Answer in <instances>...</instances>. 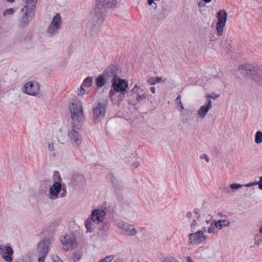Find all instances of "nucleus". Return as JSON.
<instances>
[{"label":"nucleus","mask_w":262,"mask_h":262,"mask_svg":"<svg viewBox=\"0 0 262 262\" xmlns=\"http://www.w3.org/2000/svg\"><path fill=\"white\" fill-rule=\"evenodd\" d=\"M118 7L116 0H96L94 9L93 22L95 26H100L105 19L106 14Z\"/></svg>","instance_id":"f257e3e1"},{"label":"nucleus","mask_w":262,"mask_h":262,"mask_svg":"<svg viewBox=\"0 0 262 262\" xmlns=\"http://www.w3.org/2000/svg\"><path fill=\"white\" fill-rule=\"evenodd\" d=\"M238 70L244 77L254 81L262 88V66H252L250 64H242Z\"/></svg>","instance_id":"f03ea898"},{"label":"nucleus","mask_w":262,"mask_h":262,"mask_svg":"<svg viewBox=\"0 0 262 262\" xmlns=\"http://www.w3.org/2000/svg\"><path fill=\"white\" fill-rule=\"evenodd\" d=\"M72 122L71 125L73 128L80 130L82 128L81 123L84 121L83 112L81 104L72 103L69 106Z\"/></svg>","instance_id":"7ed1b4c3"},{"label":"nucleus","mask_w":262,"mask_h":262,"mask_svg":"<svg viewBox=\"0 0 262 262\" xmlns=\"http://www.w3.org/2000/svg\"><path fill=\"white\" fill-rule=\"evenodd\" d=\"M112 86L108 93V97L112 102L114 101V96L117 92H127L128 86L127 81L120 77L116 79H112Z\"/></svg>","instance_id":"20e7f679"},{"label":"nucleus","mask_w":262,"mask_h":262,"mask_svg":"<svg viewBox=\"0 0 262 262\" xmlns=\"http://www.w3.org/2000/svg\"><path fill=\"white\" fill-rule=\"evenodd\" d=\"M108 102L107 99H104L96 103L95 106H93V121L95 124L101 122L104 118Z\"/></svg>","instance_id":"39448f33"},{"label":"nucleus","mask_w":262,"mask_h":262,"mask_svg":"<svg viewBox=\"0 0 262 262\" xmlns=\"http://www.w3.org/2000/svg\"><path fill=\"white\" fill-rule=\"evenodd\" d=\"M51 245V238L46 237L37 244L38 262H44L45 257L48 255Z\"/></svg>","instance_id":"423d86ee"},{"label":"nucleus","mask_w":262,"mask_h":262,"mask_svg":"<svg viewBox=\"0 0 262 262\" xmlns=\"http://www.w3.org/2000/svg\"><path fill=\"white\" fill-rule=\"evenodd\" d=\"M216 17L217 20L216 26V30L219 36L223 35V29L225 26L227 19V13L226 10L222 9L217 12Z\"/></svg>","instance_id":"0eeeda50"},{"label":"nucleus","mask_w":262,"mask_h":262,"mask_svg":"<svg viewBox=\"0 0 262 262\" xmlns=\"http://www.w3.org/2000/svg\"><path fill=\"white\" fill-rule=\"evenodd\" d=\"M121 69L117 64H111L107 67L103 73L107 79L112 78V79H116L120 77Z\"/></svg>","instance_id":"6e6552de"},{"label":"nucleus","mask_w":262,"mask_h":262,"mask_svg":"<svg viewBox=\"0 0 262 262\" xmlns=\"http://www.w3.org/2000/svg\"><path fill=\"white\" fill-rule=\"evenodd\" d=\"M60 241L62 244L64 246H70L72 247L77 246V235L74 232H70L69 233L66 234L61 236Z\"/></svg>","instance_id":"1a4fd4ad"},{"label":"nucleus","mask_w":262,"mask_h":262,"mask_svg":"<svg viewBox=\"0 0 262 262\" xmlns=\"http://www.w3.org/2000/svg\"><path fill=\"white\" fill-rule=\"evenodd\" d=\"M206 239L203 230L192 232L188 235V242L191 245H199Z\"/></svg>","instance_id":"9d476101"},{"label":"nucleus","mask_w":262,"mask_h":262,"mask_svg":"<svg viewBox=\"0 0 262 262\" xmlns=\"http://www.w3.org/2000/svg\"><path fill=\"white\" fill-rule=\"evenodd\" d=\"M0 254L2 258L7 262H11L13 260L12 255L13 254V250L11 246L0 245Z\"/></svg>","instance_id":"9b49d317"},{"label":"nucleus","mask_w":262,"mask_h":262,"mask_svg":"<svg viewBox=\"0 0 262 262\" xmlns=\"http://www.w3.org/2000/svg\"><path fill=\"white\" fill-rule=\"evenodd\" d=\"M76 129L73 127V129L69 132L68 136L72 144L75 146H78L81 143L82 138Z\"/></svg>","instance_id":"f8f14e48"},{"label":"nucleus","mask_w":262,"mask_h":262,"mask_svg":"<svg viewBox=\"0 0 262 262\" xmlns=\"http://www.w3.org/2000/svg\"><path fill=\"white\" fill-rule=\"evenodd\" d=\"M24 87L26 93L29 95L35 96L39 91V85L36 82H27Z\"/></svg>","instance_id":"ddd939ff"},{"label":"nucleus","mask_w":262,"mask_h":262,"mask_svg":"<svg viewBox=\"0 0 262 262\" xmlns=\"http://www.w3.org/2000/svg\"><path fill=\"white\" fill-rule=\"evenodd\" d=\"M61 189V183L60 182H54L53 185L49 190V198L55 199L58 198Z\"/></svg>","instance_id":"4468645a"},{"label":"nucleus","mask_w":262,"mask_h":262,"mask_svg":"<svg viewBox=\"0 0 262 262\" xmlns=\"http://www.w3.org/2000/svg\"><path fill=\"white\" fill-rule=\"evenodd\" d=\"M73 186L76 189H81L83 187L85 178L82 174H77L74 175L72 180Z\"/></svg>","instance_id":"2eb2a0df"},{"label":"nucleus","mask_w":262,"mask_h":262,"mask_svg":"<svg viewBox=\"0 0 262 262\" xmlns=\"http://www.w3.org/2000/svg\"><path fill=\"white\" fill-rule=\"evenodd\" d=\"M106 215L105 212L101 209H95L92 211L91 218L94 222L97 223L102 222L104 216Z\"/></svg>","instance_id":"dca6fc26"},{"label":"nucleus","mask_w":262,"mask_h":262,"mask_svg":"<svg viewBox=\"0 0 262 262\" xmlns=\"http://www.w3.org/2000/svg\"><path fill=\"white\" fill-rule=\"evenodd\" d=\"M212 107V102L210 99H207V102L206 104L202 105L198 111V115L201 118H203L205 117L209 110Z\"/></svg>","instance_id":"f3484780"},{"label":"nucleus","mask_w":262,"mask_h":262,"mask_svg":"<svg viewBox=\"0 0 262 262\" xmlns=\"http://www.w3.org/2000/svg\"><path fill=\"white\" fill-rule=\"evenodd\" d=\"M194 111L191 109L184 110V112L182 113L181 116L182 117L181 122L183 124L186 123L188 120L193 118V114Z\"/></svg>","instance_id":"a211bd4d"},{"label":"nucleus","mask_w":262,"mask_h":262,"mask_svg":"<svg viewBox=\"0 0 262 262\" xmlns=\"http://www.w3.org/2000/svg\"><path fill=\"white\" fill-rule=\"evenodd\" d=\"M107 80L108 79L106 78L105 75H104V73L103 72L102 74L99 75L95 79V81L97 87L98 88H102L106 83Z\"/></svg>","instance_id":"6ab92c4d"},{"label":"nucleus","mask_w":262,"mask_h":262,"mask_svg":"<svg viewBox=\"0 0 262 262\" xmlns=\"http://www.w3.org/2000/svg\"><path fill=\"white\" fill-rule=\"evenodd\" d=\"M230 224V222L226 220H220L215 221L214 226L216 228L221 230L224 227H228Z\"/></svg>","instance_id":"aec40b11"},{"label":"nucleus","mask_w":262,"mask_h":262,"mask_svg":"<svg viewBox=\"0 0 262 262\" xmlns=\"http://www.w3.org/2000/svg\"><path fill=\"white\" fill-rule=\"evenodd\" d=\"M61 24V19L60 15L59 13H56V14L54 16L51 23V25L53 26L55 28H60Z\"/></svg>","instance_id":"412c9836"},{"label":"nucleus","mask_w":262,"mask_h":262,"mask_svg":"<svg viewBox=\"0 0 262 262\" xmlns=\"http://www.w3.org/2000/svg\"><path fill=\"white\" fill-rule=\"evenodd\" d=\"M123 229L125 231L126 233L128 235L132 236L136 234L137 231L133 225H124Z\"/></svg>","instance_id":"4be33fe9"},{"label":"nucleus","mask_w":262,"mask_h":262,"mask_svg":"<svg viewBox=\"0 0 262 262\" xmlns=\"http://www.w3.org/2000/svg\"><path fill=\"white\" fill-rule=\"evenodd\" d=\"M111 174L112 175L111 176V181L114 187L116 189V192H117V190H122L123 188L122 185L117 182L114 175L113 173H111Z\"/></svg>","instance_id":"5701e85b"},{"label":"nucleus","mask_w":262,"mask_h":262,"mask_svg":"<svg viewBox=\"0 0 262 262\" xmlns=\"http://www.w3.org/2000/svg\"><path fill=\"white\" fill-rule=\"evenodd\" d=\"M127 92H119V94L117 96V98H114L115 99L113 102L114 104L119 105L120 103L123 101L125 98V95Z\"/></svg>","instance_id":"b1692460"},{"label":"nucleus","mask_w":262,"mask_h":262,"mask_svg":"<svg viewBox=\"0 0 262 262\" xmlns=\"http://www.w3.org/2000/svg\"><path fill=\"white\" fill-rule=\"evenodd\" d=\"M93 222H94L92 221V218L88 219L85 221V226L87 230L86 232H89L91 233L94 231V229L93 227Z\"/></svg>","instance_id":"393cba45"},{"label":"nucleus","mask_w":262,"mask_h":262,"mask_svg":"<svg viewBox=\"0 0 262 262\" xmlns=\"http://www.w3.org/2000/svg\"><path fill=\"white\" fill-rule=\"evenodd\" d=\"M92 78L91 77L88 76L84 79L82 84V85H84V87L89 88L92 85Z\"/></svg>","instance_id":"a878e982"},{"label":"nucleus","mask_w":262,"mask_h":262,"mask_svg":"<svg viewBox=\"0 0 262 262\" xmlns=\"http://www.w3.org/2000/svg\"><path fill=\"white\" fill-rule=\"evenodd\" d=\"M255 142L257 144H260L262 142V132L257 131L255 135Z\"/></svg>","instance_id":"bb28decb"},{"label":"nucleus","mask_w":262,"mask_h":262,"mask_svg":"<svg viewBox=\"0 0 262 262\" xmlns=\"http://www.w3.org/2000/svg\"><path fill=\"white\" fill-rule=\"evenodd\" d=\"M31 39L32 35L30 34L25 36L22 42L23 45L25 46H29L31 42Z\"/></svg>","instance_id":"cd10ccee"},{"label":"nucleus","mask_w":262,"mask_h":262,"mask_svg":"<svg viewBox=\"0 0 262 262\" xmlns=\"http://www.w3.org/2000/svg\"><path fill=\"white\" fill-rule=\"evenodd\" d=\"M161 81V78L159 77H152L150 78L148 82L150 85H155L156 83L160 82Z\"/></svg>","instance_id":"c85d7f7f"},{"label":"nucleus","mask_w":262,"mask_h":262,"mask_svg":"<svg viewBox=\"0 0 262 262\" xmlns=\"http://www.w3.org/2000/svg\"><path fill=\"white\" fill-rule=\"evenodd\" d=\"M137 95V96L136 97V100L138 102H140L141 101L145 100L148 97V94H147L146 93H143V94H140L139 93Z\"/></svg>","instance_id":"c756f323"},{"label":"nucleus","mask_w":262,"mask_h":262,"mask_svg":"<svg viewBox=\"0 0 262 262\" xmlns=\"http://www.w3.org/2000/svg\"><path fill=\"white\" fill-rule=\"evenodd\" d=\"M53 179L54 180V182H61V178L60 176V173L58 171H55L54 172Z\"/></svg>","instance_id":"7c9ffc66"},{"label":"nucleus","mask_w":262,"mask_h":262,"mask_svg":"<svg viewBox=\"0 0 262 262\" xmlns=\"http://www.w3.org/2000/svg\"><path fill=\"white\" fill-rule=\"evenodd\" d=\"M162 262H180L175 257L172 256H168L165 257L162 260Z\"/></svg>","instance_id":"2f4dec72"},{"label":"nucleus","mask_w":262,"mask_h":262,"mask_svg":"<svg viewBox=\"0 0 262 262\" xmlns=\"http://www.w3.org/2000/svg\"><path fill=\"white\" fill-rule=\"evenodd\" d=\"M15 12V10L13 8L6 9L3 13V15L6 16L7 15H12Z\"/></svg>","instance_id":"473e14b6"},{"label":"nucleus","mask_w":262,"mask_h":262,"mask_svg":"<svg viewBox=\"0 0 262 262\" xmlns=\"http://www.w3.org/2000/svg\"><path fill=\"white\" fill-rule=\"evenodd\" d=\"M262 243V235L256 234L254 237V244L259 245Z\"/></svg>","instance_id":"72a5a7b5"},{"label":"nucleus","mask_w":262,"mask_h":262,"mask_svg":"<svg viewBox=\"0 0 262 262\" xmlns=\"http://www.w3.org/2000/svg\"><path fill=\"white\" fill-rule=\"evenodd\" d=\"M114 255H109L101 259L99 262H111L114 258Z\"/></svg>","instance_id":"f704fd0d"},{"label":"nucleus","mask_w":262,"mask_h":262,"mask_svg":"<svg viewBox=\"0 0 262 262\" xmlns=\"http://www.w3.org/2000/svg\"><path fill=\"white\" fill-rule=\"evenodd\" d=\"M198 224L195 220L192 221V223L190 224V231L191 232H193L195 230V227L198 226Z\"/></svg>","instance_id":"c9c22d12"},{"label":"nucleus","mask_w":262,"mask_h":262,"mask_svg":"<svg viewBox=\"0 0 262 262\" xmlns=\"http://www.w3.org/2000/svg\"><path fill=\"white\" fill-rule=\"evenodd\" d=\"M59 29V28H54L53 26H52V25L50 24L48 28V32L50 34L53 35V34L56 32V30H57Z\"/></svg>","instance_id":"e433bc0d"},{"label":"nucleus","mask_w":262,"mask_h":262,"mask_svg":"<svg viewBox=\"0 0 262 262\" xmlns=\"http://www.w3.org/2000/svg\"><path fill=\"white\" fill-rule=\"evenodd\" d=\"M243 186V185L237 184V183H232L230 185V188L231 189L237 190V189L242 187Z\"/></svg>","instance_id":"4c0bfd02"},{"label":"nucleus","mask_w":262,"mask_h":262,"mask_svg":"<svg viewBox=\"0 0 262 262\" xmlns=\"http://www.w3.org/2000/svg\"><path fill=\"white\" fill-rule=\"evenodd\" d=\"M61 193L60 194V196L61 198L64 197L66 196L67 193V190L65 188V185L64 184H61Z\"/></svg>","instance_id":"58836bf2"},{"label":"nucleus","mask_w":262,"mask_h":262,"mask_svg":"<svg viewBox=\"0 0 262 262\" xmlns=\"http://www.w3.org/2000/svg\"><path fill=\"white\" fill-rule=\"evenodd\" d=\"M24 37L25 36H24V34L23 33H18L16 37L15 38V39L18 42H22Z\"/></svg>","instance_id":"ea45409f"},{"label":"nucleus","mask_w":262,"mask_h":262,"mask_svg":"<svg viewBox=\"0 0 262 262\" xmlns=\"http://www.w3.org/2000/svg\"><path fill=\"white\" fill-rule=\"evenodd\" d=\"M81 257V255L77 253H74V254L73 255V259L75 261L79 260Z\"/></svg>","instance_id":"a19ab883"},{"label":"nucleus","mask_w":262,"mask_h":262,"mask_svg":"<svg viewBox=\"0 0 262 262\" xmlns=\"http://www.w3.org/2000/svg\"><path fill=\"white\" fill-rule=\"evenodd\" d=\"M177 104V106L180 107V108H178V110L179 111H180V112H182V111L185 110L181 101H179L178 103Z\"/></svg>","instance_id":"79ce46f5"},{"label":"nucleus","mask_w":262,"mask_h":262,"mask_svg":"<svg viewBox=\"0 0 262 262\" xmlns=\"http://www.w3.org/2000/svg\"><path fill=\"white\" fill-rule=\"evenodd\" d=\"M200 158L201 159H204L207 163L209 162V158L206 154H203L200 156Z\"/></svg>","instance_id":"37998d69"},{"label":"nucleus","mask_w":262,"mask_h":262,"mask_svg":"<svg viewBox=\"0 0 262 262\" xmlns=\"http://www.w3.org/2000/svg\"><path fill=\"white\" fill-rule=\"evenodd\" d=\"M137 88H138V85H137V84H136L134 86V87L132 89V90H131V92L134 94H138L139 93V92Z\"/></svg>","instance_id":"c03bdc74"},{"label":"nucleus","mask_w":262,"mask_h":262,"mask_svg":"<svg viewBox=\"0 0 262 262\" xmlns=\"http://www.w3.org/2000/svg\"><path fill=\"white\" fill-rule=\"evenodd\" d=\"M256 183H258L257 185H258L259 189L262 190V176L260 177L259 181L256 182Z\"/></svg>","instance_id":"a18cd8bd"},{"label":"nucleus","mask_w":262,"mask_h":262,"mask_svg":"<svg viewBox=\"0 0 262 262\" xmlns=\"http://www.w3.org/2000/svg\"><path fill=\"white\" fill-rule=\"evenodd\" d=\"M257 184H258V183H256V182H252V183H247V184L244 185V186L245 187H251V186H253L254 185H257Z\"/></svg>","instance_id":"49530a36"},{"label":"nucleus","mask_w":262,"mask_h":262,"mask_svg":"<svg viewBox=\"0 0 262 262\" xmlns=\"http://www.w3.org/2000/svg\"><path fill=\"white\" fill-rule=\"evenodd\" d=\"M214 230H215V227H212V225H211V226L209 228H208V229L207 230V232L209 233H213L214 232Z\"/></svg>","instance_id":"de8ad7c7"},{"label":"nucleus","mask_w":262,"mask_h":262,"mask_svg":"<svg viewBox=\"0 0 262 262\" xmlns=\"http://www.w3.org/2000/svg\"><path fill=\"white\" fill-rule=\"evenodd\" d=\"M194 213L195 214H198V216L196 217V219L199 220L200 218V217H201V215L199 213V209H198V208L194 209Z\"/></svg>","instance_id":"09e8293b"},{"label":"nucleus","mask_w":262,"mask_h":262,"mask_svg":"<svg viewBox=\"0 0 262 262\" xmlns=\"http://www.w3.org/2000/svg\"><path fill=\"white\" fill-rule=\"evenodd\" d=\"M53 260L54 262H63L61 259H59V257L56 256L53 257Z\"/></svg>","instance_id":"8fccbe9b"},{"label":"nucleus","mask_w":262,"mask_h":262,"mask_svg":"<svg viewBox=\"0 0 262 262\" xmlns=\"http://www.w3.org/2000/svg\"><path fill=\"white\" fill-rule=\"evenodd\" d=\"M148 4L149 6H152V5H155V8L157 7V4L154 2V0H147Z\"/></svg>","instance_id":"3c124183"},{"label":"nucleus","mask_w":262,"mask_h":262,"mask_svg":"<svg viewBox=\"0 0 262 262\" xmlns=\"http://www.w3.org/2000/svg\"><path fill=\"white\" fill-rule=\"evenodd\" d=\"M83 87H84V85H82V84H81L80 89L79 90V92L81 93L82 94H84V92L85 91Z\"/></svg>","instance_id":"603ef678"},{"label":"nucleus","mask_w":262,"mask_h":262,"mask_svg":"<svg viewBox=\"0 0 262 262\" xmlns=\"http://www.w3.org/2000/svg\"><path fill=\"white\" fill-rule=\"evenodd\" d=\"M48 148L50 151H52L54 150V144L50 143L48 145Z\"/></svg>","instance_id":"864d4df0"},{"label":"nucleus","mask_w":262,"mask_h":262,"mask_svg":"<svg viewBox=\"0 0 262 262\" xmlns=\"http://www.w3.org/2000/svg\"><path fill=\"white\" fill-rule=\"evenodd\" d=\"M162 12L163 14H165V13H169L170 12V10L168 9H166V8H164L162 10Z\"/></svg>","instance_id":"5fc2aeb1"},{"label":"nucleus","mask_w":262,"mask_h":262,"mask_svg":"<svg viewBox=\"0 0 262 262\" xmlns=\"http://www.w3.org/2000/svg\"><path fill=\"white\" fill-rule=\"evenodd\" d=\"M181 96L180 95H179L177 96V98H176V103L177 104H178V102H179V101H181Z\"/></svg>","instance_id":"6e6d98bb"},{"label":"nucleus","mask_w":262,"mask_h":262,"mask_svg":"<svg viewBox=\"0 0 262 262\" xmlns=\"http://www.w3.org/2000/svg\"><path fill=\"white\" fill-rule=\"evenodd\" d=\"M224 190V191L228 194H229L230 193V189L228 187H225Z\"/></svg>","instance_id":"4d7b16f0"},{"label":"nucleus","mask_w":262,"mask_h":262,"mask_svg":"<svg viewBox=\"0 0 262 262\" xmlns=\"http://www.w3.org/2000/svg\"><path fill=\"white\" fill-rule=\"evenodd\" d=\"M192 214L191 212H190V211L188 212L186 214V217L189 219H191L192 217Z\"/></svg>","instance_id":"13d9d810"},{"label":"nucleus","mask_w":262,"mask_h":262,"mask_svg":"<svg viewBox=\"0 0 262 262\" xmlns=\"http://www.w3.org/2000/svg\"><path fill=\"white\" fill-rule=\"evenodd\" d=\"M150 90L151 91V92L152 93V94H155V91H156V89L155 87L152 86V87H151L150 88Z\"/></svg>","instance_id":"bf43d9fd"},{"label":"nucleus","mask_w":262,"mask_h":262,"mask_svg":"<svg viewBox=\"0 0 262 262\" xmlns=\"http://www.w3.org/2000/svg\"><path fill=\"white\" fill-rule=\"evenodd\" d=\"M207 97L208 98H212V99H215L217 97H219V95H217V96H213H213H210V95H208L207 96Z\"/></svg>","instance_id":"052dcab7"},{"label":"nucleus","mask_w":262,"mask_h":262,"mask_svg":"<svg viewBox=\"0 0 262 262\" xmlns=\"http://www.w3.org/2000/svg\"><path fill=\"white\" fill-rule=\"evenodd\" d=\"M187 262H193L192 258L190 256L187 257Z\"/></svg>","instance_id":"680f3d73"},{"label":"nucleus","mask_w":262,"mask_h":262,"mask_svg":"<svg viewBox=\"0 0 262 262\" xmlns=\"http://www.w3.org/2000/svg\"><path fill=\"white\" fill-rule=\"evenodd\" d=\"M140 165V163L139 162H135L133 163V165L135 166V168H137Z\"/></svg>","instance_id":"e2e57ef3"},{"label":"nucleus","mask_w":262,"mask_h":262,"mask_svg":"<svg viewBox=\"0 0 262 262\" xmlns=\"http://www.w3.org/2000/svg\"><path fill=\"white\" fill-rule=\"evenodd\" d=\"M114 262H124V261L121 258H118L115 259V260Z\"/></svg>","instance_id":"0e129e2a"},{"label":"nucleus","mask_w":262,"mask_h":262,"mask_svg":"<svg viewBox=\"0 0 262 262\" xmlns=\"http://www.w3.org/2000/svg\"><path fill=\"white\" fill-rule=\"evenodd\" d=\"M107 228V224H105V225H103V227L101 228V229L105 230Z\"/></svg>","instance_id":"69168bd1"},{"label":"nucleus","mask_w":262,"mask_h":262,"mask_svg":"<svg viewBox=\"0 0 262 262\" xmlns=\"http://www.w3.org/2000/svg\"><path fill=\"white\" fill-rule=\"evenodd\" d=\"M199 7H202L204 6V4H202L201 2H200L198 4Z\"/></svg>","instance_id":"338daca9"},{"label":"nucleus","mask_w":262,"mask_h":262,"mask_svg":"<svg viewBox=\"0 0 262 262\" xmlns=\"http://www.w3.org/2000/svg\"><path fill=\"white\" fill-rule=\"evenodd\" d=\"M259 231L260 233L262 234V225L260 227Z\"/></svg>","instance_id":"774afa93"}]
</instances>
